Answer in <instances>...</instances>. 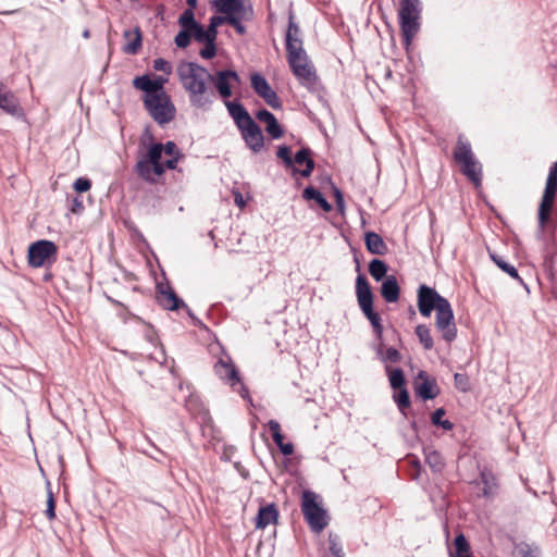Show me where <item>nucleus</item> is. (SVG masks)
<instances>
[{
  "instance_id": "nucleus-1",
  "label": "nucleus",
  "mask_w": 557,
  "mask_h": 557,
  "mask_svg": "<svg viewBox=\"0 0 557 557\" xmlns=\"http://www.w3.org/2000/svg\"><path fill=\"white\" fill-rule=\"evenodd\" d=\"M176 73L178 81L188 94L189 102L199 109L209 108L215 99L212 87L213 75L195 62H181Z\"/></svg>"
},
{
  "instance_id": "nucleus-13",
  "label": "nucleus",
  "mask_w": 557,
  "mask_h": 557,
  "mask_svg": "<svg viewBox=\"0 0 557 557\" xmlns=\"http://www.w3.org/2000/svg\"><path fill=\"white\" fill-rule=\"evenodd\" d=\"M240 83L239 76L235 71H219L213 75V82L216 91L223 99L232 96V88Z\"/></svg>"
},
{
  "instance_id": "nucleus-47",
  "label": "nucleus",
  "mask_w": 557,
  "mask_h": 557,
  "mask_svg": "<svg viewBox=\"0 0 557 557\" xmlns=\"http://www.w3.org/2000/svg\"><path fill=\"white\" fill-rule=\"evenodd\" d=\"M153 69L159 72H163L166 75H170L172 73V65L169 61L159 58L153 61Z\"/></svg>"
},
{
  "instance_id": "nucleus-8",
  "label": "nucleus",
  "mask_w": 557,
  "mask_h": 557,
  "mask_svg": "<svg viewBox=\"0 0 557 557\" xmlns=\"http://www.w3.org/2000/svg\"><path fill=\"white\" fill-rule=\"evenodd\" d=\"M287 61L293 74L301 85L306 87L315 85L317 73L305 50L287 55Z\"/></svg>"
},
{
  "instance_id": "nucleus-24",
  "label": "nucleus",
  "mask_w": 557,
  "mask_h": 557,
  "mask_svg": "<svg viewBox=\"0 0 557 557\" xmlns=\"http://www.w3.org/2000/svg\"><path fill=\"white\" fill-rule=\"evenodd\" d=\"M381 295L387 302H395L399 297V286L394 275L386 276L382 283Z\"/></svg>"
},
{
  "instance_id": "nucleus-31",
  "label": "nucleus",
  "mask_w": 557,
  "mask_h": 557,
  "mask_svg": "<svg viewBox=\"0 0 557 557\" xmlns=\"http://www.w3.org/2000/svg\"><path fill=\"white\" fill-rule=\"evenodd\" d=\"M302 197L306 200H315L317 203L323 209L325 212H330L332 210V206L330 202L323 197V195L317 190L315 188L309 186L306 187Z\"/></svg>"
},
{
  "instance_id": "nucleus-42",
  "label": "nucleus",
  "mask_w": 557,
  "mask_h": 557,
  "mask_svg": "<svg viewBox=\"0 0 557 557\" xmlns=\"http://www.w3.org/2000/svg\"><path fill=\"white\" fill-rule=\"evenodd\" d=\"M416 333L425 349H431L433 347V339L426 326L418 325Z\"/></svg>"
},
{
  "instance_id": "nucleus-48",
  "label": "nucleus",
  "mask_w": 557,
  "mask_h": 557,
  "mask_svg": "<svg viewBox=\"0 0 557 557\" xmlns=\"http://www.w3.org/2000/svg\"><path fill=\"white\" fill-rule=\"evenodd\" d=\"M277 157L283 160L286 166H292L294 161L290 157V149L287 146H281L277 149Z\"/></svg>"
},
{
  "instance_id": "nucleus-27",
  "label": "nucleus",
  "mask_w": 557,
  "mask_h": 557,
  "mask_svg": "<svg viewBox=\"0 0 557 557\" xmlns=\"http://www.w3.org/2000/svg\"><path fill=\"white\" fill-rule=\"evenodd\" d=\"M294 163L302 165L305 164V169L299 171L300 175L304 177H308L311 175L314 169V161L311 158V151L308 148L300 149L293 160Z\"/></svg>"
},
{
  "instance_id": "nucleus-57",
  "label": "nucleus",
  "mask_w": 557,
  "mask_h": 557,
  "mask_svg": "<svg viewBox=\"0 0 557 557\" xmlns=\"http://www.w3.org/2000/svg\"><path fill=\"white\" fill-rule=\"evenodd\" d=\"M334 196L336 199V205H337L338 210L343 211L345 208V202H344V197H343L342 191L339 189H335Z\"/></svg>"
},
{
  "instance_id": "nucleus-5",
  "label": "nucleus",
  "mask_w": 557,
  "mask_h": 557,
  "mask_svg": "<svg viewBox=\"0 0 557 557\" xmlns=\"http://www.w3.org/2000/svg\"><path fill=\"white\" fill-rule=\"evenodd\" d=\"M454 158L461 166L462 174L479 188L482 184V165L475 159L470 145L461 138L458 139Z\"/></svg>"
},
{
  "instance_id": "nucleus-35",
  "label": "nucleus",
  "mask_w": 557,
  "mask_h": 557,
  "mask_svg": "<svg viewBox=\"0 0 557 557\" xmlns=\"http://www.w3.org/2000/svg\"><path fill=\"white\" fill-rule=\"evenodd\" d=\"M387 265L380 259H373L369 264V273L375 281H381L385 277Z\"/></svg>"
},
{
  "instance_id": "nucleus-17",
  "label": "nucleus",
  "mask_w": 557,
  "mask_h": 557,
  "mask_svg": "<svg viewBox=\"0 0 557 557\" xmlns=\"http://www.w3.org/2000/svg\"><path fill=\"white\" fill-rule=\"evenodd\" d=\"M356 292L360 309L363 313H373V297L370 285L366 277L359 275L356 281Z\"/></svg>"
},
{
  "instance_id": "nucleus-9",
  "label": "nucleus",
  "mask_w": 557,
  "mask_h": 557,
  "mask_svg": "<svg viewBox=\"0 0 557 557\" xmlns=\"http://www.w3.org/2000/svg\"><path fill=\"white\" fill-rule=\"evenodd\" d=\"M557 193V161L549 169L543 197L539 207V224L544 230L553 209Z\"/></svg>"
},
{
  "instance_id": "nucleus-34",
  "label": "nucleus",
  "mask_w": 557,
  "mask_h": 557,
  "mask_svg": "<svg viewBox=\"0 0 557 557\" xmlns=\"http://www.w3.org/2000/svg\"><path fill=\"white\" fill-rule=\"evenodd\" d=\"M191 34L198 42H211L215 41L218 30L212 29H205L200 24H198L196 27L191 29Z\"/></svg>"
},
{
  "instance_id": "nucleus-58",
  "label": "nucleus",
  "mask_w": 557,
  "mask_h": 557,
  "mask_svg": "<svg viewBox=\"0 0 557 557\" xmlns=\"http://www.w3.org/2000/svg\"><path fill=\"white\" fill-rule=\"evenodd\" d=\"M234 201L239 208H244L246 205V201L239 191H234Z\"/></svg>"
},
{
  "instance_id": "nucleus-10",
  "label": "nucleus",
  "mask_w": 557,
  "mask_h": 557,
  "mask_svg": "<svg viewBox=\"0 0 557 557\" xmlns=\"http://www.w3.org/2000/svg\"><path fill=\"white\" fill-rule=\"evenodd\" d=\"M58 248L53 242L41 239L28 247V263L33 268H40L46 262L54 260Z\"/></svg>"
},
{
  "instance_id": "nucleus-52",
  "label": "nucleus",
  "mask_w": 557,
  "mask_h": 557,
  "mask_svg": "<svg viewBox=\"0 0 557 557\" xmlns=\"http://www.w3.org/2000/svg\"><path fill=\"white\" fill-rule=\"evenodd\" d=\"M482 481L484 484L483 494L491 496L493 494V487L495 486L494 478H488L486 474H482Z\"/></svg>"
},
{
  "instance_id": "nucleus-7",
  "label": "nucleus",
  "mask_w": 557,
  "mask_h": 557,
  "mask_svg": "<svg viewBox=\"0 0 557 557\" xmlns=\"http://www.w3.org/2000/svg\"><path fill=\"white\" fill-rule=\"evenodd\" d=\"M418 308L420 313H453L448 300L426 285H421L418 289Z\"/></svg>"
},
{
  "instance_id": "nucleus-63",
  "label": "nucleus",
  "mask_w": 557,
  "mask_h": 557,
  "mask_svg": "<svg viewBox=\"0 0 557 557\" xmlns=\"http://www.w3.org/2000/svg\"><path fill=\"white\" fill-rule=\"evenodd\" d=\"M5 90V86L2 83H0V95Z\"/></svg>"
},
{
  "instance_id": "nucleus-37",
  "label": "nucleus",
  "mask_w": 557,
  "mask_h": 557,
  "mask_svg": "<svg viewBox=\"0 0 557 557\" xmlns=\"http://www.w3.org/2000/svg\"><path fill=\"white\" fill-rule=\"evenodd\" d=\"M456 557H470V545L463 534H458L454 541Z\"/></svg>"
},
{
  "instance_id": "nucleus-44",
  "label": "nucleus",
  "mask_w": 557,
  "mask_h": 557,
  "mask_svg": "<svg viewBox=\"0 0 557 557\" xmlns=\"http://www.w3.org/2000/svg\"><path fill=\"white\" fill-rule=\"evenodd\" d=\"M265 132L273 138L280 139L284 135L283 127L278 124L276 117L265 124Z\"/></svg>"
},
{
  "instance_id": "nucleus-15",
  "label": "nucleus",
  "mask_w": 557,
  "mask_h": 557,
  "mask_svg": "<svg viewBox=\"0 0 557 557\" xmlns=\"http://www.w3.org/2000/svg\"><path fill=\"white\" fill-rule=\"evenodd\" d=\"M239 131L247 147L253 152H259L263 148L264 138L261 128L253 120L239 127Z\"/></svg>"
},
{
  "instance_id": "nucleus-40",
  "label": "nucleus",
  "mask_w": 557,
  "mask_h": 557,
  "mask_svg": "<svg viewBox=\"0 0 557 557\" xmlns=\"http://www.w3.org/2000/svg\"><path fill=\"white\" fill-rule=\"evenodd\" d=\"M389 383L394 389L405 388L406 380L401 369H394L389 372Z\"/></svg>"
},
{
  "instance_id": "nucleus-39",
  "label": "nucleus",
  "mask_w": 557,
  "mask_h": 557,
  "mask_svg": "<svg viewBox=\"0 0 557 557\" xmlns=\"http://www.w3.org/2000/svg\"><path fill=\"white\" fill-rule=\"evenodd\" d=\"M445 416V410L443 408L436 409L432 416L431 421L434 425L442 426L446 431H450L454 428V424L449 420H443Z\"/></svg>"
},
{
  "instance_id": "nucleus-3",
  "label": "nucleus",
  "mask_w": 557,
  "mask_h": 557,
  "mask_svg": "<svg viewBox=\"0 0 557 557\" xmlns=\"http://www.w3.org/2000/svg\"><path fill=\"white\" fill-rule=\"evenodd\" d=\"M163 147L162 144H152L147 154L139 158L136 163L135 171L136 173L148 183H156L158 178L165 172L168 169L163 161Z\"/></svg>"
},
{
  "instance_id": "nucleus-21",
  "label": "nucleus",
  "mask_w": 557,
  "mask_h": 557,
  "mask_svg": "<svg viewBox=\"0 0 557 557\" xmlns=\"http://www.w3.org/2000/svg\"><path fill=\"white\" fill-rule=\"evenodd\" d=\"M218 10L227 16H246V7L244 0H218Z\"/></svg>"
},
{
  "instance_id": "nucleus-6",
  "label": "nucleus",
  "mask_w": 557,
  "mask_h": 557,
  "mask_svg": "<svg viewBox=\"0 0 557 557\" xmlns=\"http://www.w3.org/2000/svg\"><path fill=\"white\" fill-rule=\"evenodd\" d=\"M144 103L152 119L163 125L175 116V107L166 92L160 95H145Z\"/></svg>"
},
{
  "instance_id": "nucleus-38",
  "label": "nucleus",
  "mask_w": 557,
  "mask_h": 557,
  "mask_svg": "<svg viewBox=\"0 0 557 557\" xmlns=\"http://www.w3.org/2000/svg\"><path fill=\"white\" fill-rule=\"evenodd\" d=\"M491 257H492L493 261L497 264L498 268H500L504 272H506L512 278L521 282L518 271L512 264L508 263L499 256L492 255Z\"/></svg>"
},
{
  "instance_id": "nucleus-29",
  "label": "nucleus",
  "mask_w": 557,
  "mask_h": 557,
  "mask_svg": "<svg viewBox=\"0 0 557 557\" xmlns=\"http://www.w3.org/2000/svg\"><path fill=\"white\" fill-rule=\"evenodd\" d=\"M512 557H541L540 548L525 542L516 543Z\"/></svg>"
},
{
  "instance_id": "nucleus-49",
  "label": "nucleus",
  "mask_w": 557,
  "mask_h": 557,
  "mask_svg": "<svg viewBox=\"0 0 557 557\" xmlns=\"http://www.w3.org/2000/svg\"><path fill=\"white\" fill-rule=\"evenodd\" d=\"M407 460L412 466L411 478L417 480L421 472V463L419 459L414 456H408Z\"/></svg>"
},
{
  "instance_id": "nucleus-43",
  "label": "nucleus",
  "mask_w": 557,
  "mask_h": 557,
  "mask_svg": "<svg viewBox=\"0 0 557 557\" xmlns=\"http://www.w3.org/2000/svg\"><path fill=\"white\" fill-rule=\"evenodd\" d=\"M394 399L401 412H405V410L410 407V397L406 388L399 389V392L394 395Z\"/></svg>"
},
{
  "instance_id": "nucleus-46",
  "label": "nucleus",
  "mask_w": 557,
  "mask_h": 557,
  "mask_svg": "<svg viewBox=\"0 0 557 557\" xmlns=\"http://www.w3.org/2000/svg\"><path fill=\"white\" fill-rule=\"evenodd\" d=\"M455 380V386L461 391L467 392L470 388V381L467 374L463 373H456L454 376Z\"/></svg>"
},
{
  "instance_id": "nucleus-16",
  "label": "nucleus",
  "mask_w": 557,
  "mask_h": 557,
  "mask_svg": "<svg viewBox=\"0 0 557 557\" xmlns=\"http://www.w3.org/2000/svg\"><path fill=\"white\" fill-rule=\"evenodd\" d=\"M157 300L164 310L174 311L185 308L184 301L168 285L158 284Z\"/></svg>"
},
{
  "instance_id": "nucleus-33",
  "label": "nucleus",
  "mask_w": 557,
  "mask_h": 557,
  "mask_svg": "<svg viewBox=\"0 0 557 557\" xmlns=\"http://www.w3.org/2000/svg\"><path fill=\"white\" fill-rule=\"evenodd\" d=\"M424 455L425 462L429 465L432 471L441 472L443 470L445 462L442 455L438 451L428 448L424 450Z\"/></svg>"
},
{
  "instance_id": "nucleus-59",
  "label": "nucleus",
  "mask_w": 557,
  "mask_h": 557,
  "mask_svg": "<svg viewBox=\"0 0 557 557\" xmlns=\"http://www.w3.org/2000/svg\"><path fill=\"white\" fill-rule=\"evenodd\" d=\"M153 81H154V83H156L157 87H158L161 91H165V90H164V84L168 82V78H166V77L158 76V77H156Z\"/></svg>"
},
{
  "instance_id": "nucleus-2",
  "label": "nucleus",
  "mask_w": 557,
  "mask_h": 557,
  "mask_svg": "<svg viewBox=\"0 0 557 557\" xmlns=\"http://www.w3.org/2000/svg\"><path fill=\"white\" fill-rule=\"evenodd\" d=\"M300 507L304 518L312 532L319 534L327 527V511L323 508L319 495L314 492L305 490L301 493Z\"/></svg>"
},
{
  "instance_id": "nucleus-11",
  "label": "nucleus",
  "mask_w": 557,
  "mask_h": 557,
  "mask_svg": "<svg viewBox=\"0 0 557 557\" xmlns=\"http://www.w3.org/2000/svg\"><path fill=\"white\" fill-rule=\"evenodd\" d=\"M214 373L221 380L227 383L233 388V391L237 392L242 397L245 398L248 395V389L245 387L237 369L232 362L220 359L214 364Z\"/></svg>"
},
{
  "instance_id": "nucleus-61",
  "label": "nucleus",
  "mask_w": 557,
  "mask_h": 557,
  "mask_svg": "<svg viewBox=\"0 0 557 557\" xmlns=\"http://www.w3.org/2000/svg\"><path fill=\"white\" fill-rule=\"evenodd\" d=\"M189 319H190V321H191V323H193L194 325H200V326H202L205 330H208V329H207V326H206V325H203V324H202V323L197 319V317H196V315L190 314V315H189Z\"/></svg>"
},
{
  "instance_id": "nucleus-23",
  "label": "nucleus",
  "mask_w": 557,
  "mask_h": 557,
  "mask_svg": "<svg viewBox=\"0 0 557 557\" xmlns=\"http://www.w3.org/2000/svg\"><path fill=\"white\" fill-rule=\"evenodd\" d=\"M436 326L447 342L456 337L457 329L454 315H436Z\"/></svg>"
},
{
  "instance_id": "nucleus-56",
  "label": "nucleus",
  "mask_w": 557,
  "mask_h": 557,
  "mask_svg": "<svg viewBox=\"0 0 557 557\" xmlns=\"http://www.w3.org/2000/svg\"><path fill=\"white\" fill-rule=\"evenodd\" d=\"M256 117L263 122L264 124L269 123L271 120H273L275 116L268 110H260L257 112Z\"/></svg>"
},
{
  "instance_id": "nucleus-45",
  "label": "nucleus",
  "mask_w": 557,
  "mask_h": 557,
  "mask_svg": "<svg viewBox=\"0 0 557 557\" xmlns=\"http://www.w3.org/2000/svg\"><path fill=\"white\" fill-rule=\"evenodd\" d=\"M193 36L190 29L183 28L176 36H175V45L178 48H186L190 44V37Z\"/></svg>"
},
{
  "instance_id": "nucleus-36",
  "label": "nucleus",
  "mask_w": 557,
  "mask_h": 557,
  "mask_svg": "<svg viewBox=\"0 0 557 557\" xmlns=\"http://www.w3.org/2000/svg\"><path fill=\"white\" fill-rule=\"evenodd\" d=\"M45 516L49 521H53L57 518L55 497L51 491L50 483L47 484V500H46Z\"/></svg>"
},
{
  "instance_id": "nucleus-32",
  "label": "nucleus",
  "mask_w": 557,
  "mask_h": 557,
  "mask_svg": "<svg viewBox=\"0 0 557 557\" xmlns=\"http://www.w3.org/2000/svg\"><path fill=\"white\" fill-rule=\"evenodd\" d=\"M0 108L10 114H15L18 110V101L11 91H3L0 95Z\"/></svg>"
},
{
  "instance_id": "nucleus-14",
  "label": "nucleus",
  "mask_w": 557,
  "mask_h": 557,
  "mask_svg": "<svg viewBox=\"0 0 557 557\" xmlns=\"http://www.w3.org/2000/svg\"><path fill=\"white\" fill-rule=\"evenodd\" d=\"M251 86L253 90L273 109H280L282 107L281 100L276 92L271 88L267 79L255 73L251 75Z\"/></svg>"
},
{
  "instance_id": "nucleus-64",
  "label": "nucleus",
  "mask_w": 557,
  "mask_h": 557,
  "mask_svg": "<svg viewBox=\"0 0 557 557\" xmlns=\"http://www.w3.org/2000/svg\"><path fill=\"white\" fill-rule=\"evenodd\" d=\"M84 36H85V37H88V36H89L88 32H85V33H84Z\"/></svg>"
},
{
  "instance_id": "nucleus-60",
  "label": "nucleus",
  "mask_w": 557,
  "mask_h": 557,
  "mask_svg": "<svg viewBox=\"0 0 557 557\" xmlns=\"http://www.w3.org/2000/svg\"><path fill=\"white\" fill-rule=\"evenodd\" d=\"M222 23V17H219V16H213L211 17L210 20V25L208 27V29H212L213 30H216V27Z\"/></svg>"
},
{
  "instance_id": "nucleus-53",
  "label": "nucleus",
  "mask_w": 557,
  "mask_h": 557,
  "mask_svg": "<svg viewBox=\"0 0 557 557\" xmlns=\"http://www.w3.org/2000/svg\"><path fill=\"white\" fill-rule=\"evenodd\" d=\"M384 359L389 362L396 363L400 360V354L396 348L391 347L386 349Z\"/></svg>"
},
{
  "instance_id": "nucleus-62",
  "label": "nucleus",
  "mask_w": 557,
  "mask_h": 557,
  "mask_svg": "<svg viewBox=\"0 0 557 557\" xmlns=\"http://www.w3.org/2000/svg\"><path fill=\"white\" fill-rule=\"evenodd\" d=\"M186 3L193 10L197 5V0H186Z\"/></svg>"
},
{
  "instance_id": "nucleus-20",
  "label": "nucleus",
  "mask_w": 557,
  "mask_h": 557,
  "mask_svg": "<svg viewBox=\"0 0 557 557\" xmlns=\"http://www.w3.org/2000/svg\"><path fill=\"white\" fill-rule=\"evenodd\" d=\"M300 29L292 20L288 24V30L286 34V51L287 55L293 53H299L304 51L302 41L299 37Z\"/></svg>"
},
{
  "instance_id": "nucleus-22",
  "label": "nucleus",
  "mask_w": 557,
  "mask_h": 557,
  "mask_svg": "<svg viewBox=\"0 0 557 557\" xmlns=\"http://www.w3.org/2000/svg\"><path fill=\"white\" fill-rule=\"evenodd\" d=\"M125 45L123 47L124 52L129 54H136L141 47V33L138 27L127 29L123 34Z\"/></svg>"
},
{
  "instance_id": "nucleus-28",
  "label": "nucleus",
  "mask_w": 557,
  "mask_h": 557,
  "mask_svg": "<svg viewBox=\"0 0 557 557\" xmlns=\"http://www.w3.org/2000/svg\"><path fill=\"white\" fill-rule=\"evenodd\" d=\"M133 85L136 89L145 91V95H160L163 92L148 75L135 77Z\"/></svg>"
},
{
  "instance_id": "nucleus-12",
  "label": "nucleus",
  "mask_w": 557,
  "mask_h": 557,
  "mask_svg": "<svg viewBox=\"0 0 557 557\" xmlns=\"http://www.w3.org/2000/svg\"><path fill=\"white\" fill-rule=\"evenodd\" d=\"M413 391L417 396L424 400L434 399L440 394L436 379L420 371L413 381Z\"/></svg>"
},
{
  "instance_id": "nucleus-41",
  "label": "nucleus",
  "mask_w": 557,
  "mask_h": 557,
  "mask_svg": "<svg viewBox=\"0 0 557 557\" xmlns=\"http://www.w3.org/2000/svg\"><path fill=\"white\" fill-rule=\"evenodd\" d=\"M178 23L182 28L190 30L198 25V23L195 21L194 11L191 9H187L183 12L178 18Z\"/></svg>"
},
{
  "instance_id": "nucleus-26",
  "label": "nucleus",
  "mask_w": 557,
  "mask_h": 557,
  "mask_svg": "<svg viewBox=\"0 0 557 557\" xmlns=\"http://www.w3.org/2000/svg\"><path fill=\"white\" fill-rule=\"evenodd\" d=\"M364 243L367 246V249L373 253V255H385L387 252V246L383 238L374 233V232H368L364 236Z\"/></svg>"
},
{
  "instance_id": "nucleus-30",
  "label": "nucleus",
  "mask_w": 557,
  "mask_h": 557,
  "mask_svg": "<svg viewBox=\"0 0 557 557\" xmlns=\"http://www.w3.org/2000/svg\"><path fill=\"white\" fill-rule=\"evenodd\" d=\"M162 147L163 154L168 157V159L163 161L164 165L170 170L175 169L180 158L177 146L173 141H168L162 145Z\"/></svg>"
},
{
  "instance_id": "nucleus-18",
  "label": "nucleus",
  "mask_w": 557,
  "mask_h": 557,
  "mask_svg": "<svg viewBox=\"0 0 557 557\" xmlns=\"http://www.w3.org/2000/svg\"><path fill=\"white\" fill-rule=\"evenodd\" d=\"M278 517L280 513L275 504L262 505L255 518V527L257 529H265L269 524H276Z\"/></svg>"
},
{
  "instance_id": "nucleus-51",
  "label": "nucleus",
  "mask_w": 557,
  "mask_h": 557,
  "mask_svg": "<svg viewBox=\"0 0 557 557\" xmlns=\"http://www.w3.org/2000/svg\"><path fill=\"white\" fill-rule=\"evenodd\" d=\"M216 53L215 41L207 42L206 47L200 50V55L203 59H212Z\"/></svg>"
},
{
  "instance_id": "nucleus-25",
  "label": "nucleus",
  "mask_w": 557,
  "mask_h": 557,
  "mask_svg": "<svg viewBox=\"0 0 557 557\" xmlns=\"http://www.w3.org/2000/svg\"><path fill=\"white\" fill-rule=\"evenodd\" d=\"M230 115L235 121L237 127H242L252 120L247 110L238 102H225Z\"/></svg>"
},
{
  "instance_id": "nucleus-4",
  "label": "nucleus",
  "mask_w": 557,
  "mask_h": 557,
  "mask_svg": "<svg viewBox=\"0 0 557 557\" xmlns=\"http://www.w3.org/2000/svg\"><path fill=\"white\" fill-rule=\"evenodd\" d=\"M420 1L400 0L398 11L399 25L404 44L409 47L420 28Z\"/></svg>"
},
{
  "instance_id": "nucleus-55",
  "label": "nucleus",
  "mask_w": 557,
  "mask_h": 557,
  "mask_svg": "<svg viewBox=\"0 0 557 557\" xmlns=\"http://www.w3.org/2000/svg\"><path fill=\"white\" fill-rule=\"evenodd\" d=\"M367 317L370 320L377 337H381V334H382L381 315H367Z\"/></svg>"
},
{
  "instance_id": "nucleus-19",
  "label": "nucleus",
  "mask_w": 557,
  "mask_h": 557,
  "mask_svg": "<svg viewBox=\"0 0 557 557\" xmlns=\"http://www.w3.org/2000/svg\"><path fill=\"white\" fill-rule=\"evenodd\" d=\"M269 431L271 432L274 443L284 456H290L294 454V445L292 443L284 442V435L282 433L281 424L276 420H270L268 422Z\"/></svg>"
},
{
  "instance_id": "nucleus-54",
  "label": "nucleus",
  "mask_w": 557,
  "mask_h": 557,
  "mask_svg": "<svg viewBox=\"0 0 557 557\" xmlns=\"http://www.w3.org/2000/svg\"><path fill=\"white\" fill-rule=\"evenodd\" d=\"M243 17H239V16H227L226 17V21L228 24H231L232 26L235 27V29L239 33V34H244L245 33V27L243 26V24L240 23V20Z\"/></svg>"
},
{
  "instance_id": "nucleus-50",
  "label": "nucleus",
  "mask_w": 557,
  "mask_h": 557,
  "mask_svg": "<svg viewBox=\"0 0 557 557\" xmlns=\"http://www.w3.org/2000/svg\"><path fill=\"white\" fill-rule=\"evenodd\" d=\"M91 187V183L88 178L79 177L74 182V189L77 193L88 191Z\"/></svg>"
}]
</instances>
